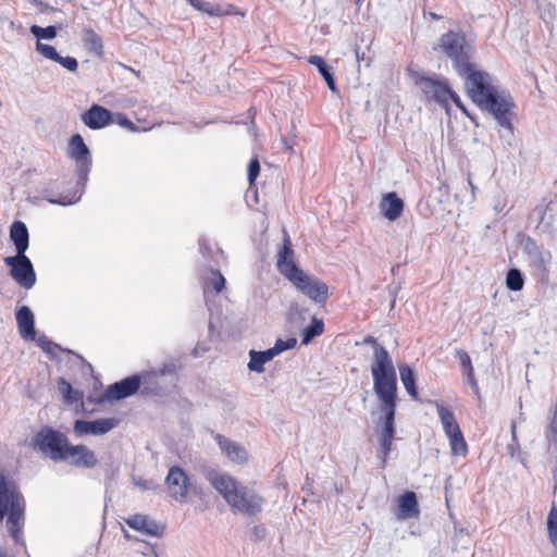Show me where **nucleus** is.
I'll list each match as a JSON object with an SVG mask.
<instances>
[{"instance_id": "50", "label": "nucleus", "mask_w": 557, "mask_h": 557, "mask_svg": "<svg viewBox=\"0 0 557 557\" xmlns=\"http://www.w3.org/2000/svg\"><path fill=\"white\" fill-rule=\"evenodd\" d=\"M450 94L451 96H449V100H451L466 115L470 116L460 97L451 88Z\"/></svg>"}, {"instance_id": "16", "label": "nucleus", "mask_w": 557, "mask_h": 557, "mask_svg": "<svg viewBox=\"0 0 557 557\" xmlns=\"http://www.w3.org/2000/svg\"><path fill=\"white\" fill-rule=\"evenodd\" d=\"M165 485L171 497H173L176 502L183 503L187 500L190 480L182 468L177 466L170 468L165 478Z\"/></svg>"}, {"instance_id": "21", "label": "nucleus", "mask_w": 557, "mask_h": 557, "mask_svg": "<svg viewBox=\"0 0 557 557\" xmlns=\"http://www.w3.org/2000/svg\"><path fill=\"white\" fill-rule=\"evenodd\" d=\"M20 335L25 341H35V318L27 306H22L15 314Z\"/></svg>"}, {"instance_id": "19", "label": "nucleus", "mask_w": 557, "mask_h": 557, "mask_svg": "<svg viewBox=\"0 0 557 557\" xmlns=\"http://www.w3.org/2000/svg\"><path fill=\"white\" fill-rule=\"evenodd\" d=\"M82 121L90 129H100L112 123V113L107 108L94 103L82 114Z\"/></svg>"}, {"instance_id": "23", "label": "nucleus", "mask_w": 557, "mask_h": 557, "mask_svg": "<svg viewBox=\"0 0 557 557\" xmlns=\"http://www.w3.org/2000/svg\"><path fill=\"white\" fill-rule=\"evenodd\" d=\"M399 519L417 518L420 513L417 495L412 491H407L401 494L397 499Z\"/></svg>"}, {"instance_id": "48", "label": "nucleus", "mask_w": 557, "mask_h": 557, "mask_svg": "<svg viewBox=\"0 0 557 557\" xmlns=\"http://www.w3.org/2000/svg\"><path fill=\"white\" fill-rule=\"evenodd\" d=\"M137 552L145 557H161V554L157 547L147 542H143L140 548H138Z\"/></svg>"}, {"instance_id": "31", "label": "nucleus", "mask_w": 557, "mask_h": 557, "mask_svg": "<svg viewBox=\"0 0 557 557\" xmlns=\"http://www.w3.org/2000/svg\"><path fill=\"white\" fill-rule=\"evenodd\" d=\"M324 331V322L322 319L313 317L309 325L301 332V344L308 345L314 337L320 336Z\"/></svg>"}, {"instance_id": "7", "label": "nucleus", "mask_w": 557, "mask_h": 557, "mask_svg": "<svg viewBox=\"0 0 557 557\" xmlns=\"http://www.w3.org/2000/svg\"><path fill=\"white\" fill-rule=\"evenodd\" d=\"M288 281L311 301L319 306H325L330 297V288L325 282L308 274L304 270L297 272Z\"/></svg>"}, {"instance_id": "46", "label": "nucleus", "mask_w": 557, "mask_h": 557, "mask_svg": "<svg viewBox=\"0 0 557 557\" xmlns=\"http://www.w3.org/2000/svg\"><path fill=\"white\" fill-rule=\"evenodd\" d=\"M81 196H82V193L79 195H76V193H75L71 197L70 196H62L60 198H47V200L50 203L67 206V205H73L76 201H78L81 199Z\"/></svg>"}, {"instance_id": "41", "label": "nucleus", "mask_w": 557, "mask_h": 557, "mask_svg": "<svg viewBox=\"0 0 557 557\" xmlns=\"http://www.w3.org/2000/svg\"><path fill=\"white\" fill-rule=\"evenodd\" d=\"M510 433L511 443L508 444L507 451L511 457H515L517 454L520 453V444L517 436V425L515 421L511 422Z\"/></svg>"}, {"instance_id": "15", "label": "nucleus", "mask_w": 557, "mask_h": 557, "mask_svg": "<svg viewBox=\"0 0 557 557\" xmlns=\"http://www.w3.org/2000/svg\"><path fill=\"white\" fill-rule=\"evenodd\" d=\"M557 214V202L537 205L529 215V222L535 223L539 233L552 236L555 233V222Z\"/></svg>"}, {"instance_id": "44", "label": "nucleus", "mask_w": 557, "mask_h": 557, "mask_svg": "<svg viewBox=\"0 0 557 557\" xmlns=\"http://www.w3.org/2000/svg\"><path fill=\"white\" fill-rule=\"evenodd\" d=\"M260 173V163L257 158H252L247 168V176L249 184H253Z\"/></svg>"}, {"instance_id": "25", "label": "nucleus", "mask_w": 557, "mask_h": 557, "mask_svg": "<svg viewBox=\"0 0 557 557\" xmlns=\"http://www.w3.org/2000/svg\"><path fill=\"white\" fill-rule=\"evenodd\" d=\"M10 239L15 246L16 255L26 253L29 246L27 226L22 221H14L10 227Z\"/></svg>"}, {"instance_id": "11", "label": "nucleus", "mask_w": 557, "mask_h": 557, "mask_svg": "<svg viewBox=\"0 0 557 557\" xmlns=\"http://www.w3.org/2000/svg\"><path fill=\"white\" fill-rule=\"evenodd\" d=\"M436 412L442 422L444 432L449 438L453 453L455 455H466L468 446L454 412L441 404H436Z\"/></svg>"}, {"instance_id": "54", "label": "nucleus", "mask_w": 557, "mask_h": 557, "mask_svg": "<svg viewBox=\"0 0 557 557\" xmlns=\"http://www.w3.org/2000/svg\"><path fill=\"white\" fill-rule=\"evenodd\" d=\"M253 536L256 540H261L264 536V528L261 525H256L253 528Z\"/></svg>"}, {"instance_id": "10", "label": "nucleus", "mask_w": 557, "mask_h": 557, "mask_svg": "<svg viewBox=\"0 0 557 557\" xmlns=\"http://www.w3.org/2000/svg\"><path fill=\"white\" fill-rule=\"evenodd\" d=\"M4 263L10 268V275L14 282L25 289L36 284V272L26 253L5 257Z\"/></svg>"}, {"instance_id": "35", "label": "nucleus", "mask_w": 557, "mask_h": 557, "mask_svg": "<svg viewBox=\"0 0 557 557\" xmlns=\"http://www.w3.org/2000/svg\"><path fill=\"white\" fill-rule=\"evenodd\" d=\"M58 387L59 391L62 393L64 400L67 404H73L77 401L82 396V394L75 391L64 377H60L58 380Z\"/></svg>"}, {"instance_id": "34", "label": "nucleus", "mask_w": 557, "mask_h": 557, "mask_svg": "<svg viewBox=\"0 0 557 557\" xmlns=\"http://www.w3.org/2000/svg\"><path fill=\"white\" fill-rule=\"evenodd\" d=\"M524 280L520 270L509 269L506 275V286L509 290L519 292L523 288Z\"/></svg>"}, {"instance_id": "51", "label": "nucleus", "mask_w": 557, "mask_h": 557, "mask_svg": "<svg viewBox=\"0 0 557 557\" xmlns=\"http://www.w3.org/2000/svg\"><path fill=\"white\" fill-rule=\"evenodd\" d=\"M465 375L467 376V382L472 387L473 392L475 394H479V385H478V381L474 376V370H471L470 372L465 373Z\"/></svg>"}, {"instance_id": "4", "label": "nucleus", "mask_w": 557, "mask_h": 557, "mask_svg": "<svg viewBox=\"0 0 557 557\" xmlns=\"http://www.w3.org/2000/svg\"><path fill=\"white\" fill-rule=\"evenodd\" d=\"M70 445L67 436L52 426H42L33 437L30 446L41 453L53 462L66 460V451Z\"/></svg>"}, {"instance_id": "55", "label": "nucleus", "mask_w": 557, "mask_h": 557, "mask_svg": "<svg viewBox=\"0 0 557 557\" xmlns=\"http://www.w3.org/2000/svg\"><path fill=\"white\" fill-rule=\"evenodd\" d=\"M199 249L203 256H206L209 252V247L205 239H199Z\"/></svg>"}, {"instance_id": "60", "label": "nucleus", "mask_w": 557, "mask_h": 557, "mask_svg": "<svg viewBox=\"0 0 557 557\" xmlns=\"http://www.w3.org/2000/svg\"><path fill=\"white\" fill-rule=\"evenodd\" d=\"M187 1H188V3H191L194 0H187Z\"/></svg>"}, {"instance_id": "45", "label": "nucleus", "mask_w": 557, "mask_h": 557, "mask_svg": "<svg viewBox=\"0 0 557 557\" xmlns=\"http://www.w3.org/2000/svg\"><path fill=\"white\" fill-rule=\"evenodd\" d=\"M456 357L459 359L465 373L470 372L471 370H474L473 366H472L471 358L467 351H465L462 349H457Z\"/></svg>"}, {"instance_id": "18", "label": "nucleus", "mask_w": 557, "mask_h": 557, "mask_svg": "<svg viewBox=\"0 0 557 557\" xmlns=\"http://www.w3.org/2000/svg\"><path fill=\"white\" fill-rule=\"evenodd\" d=\"M64 462L76 468L91 469L98 465V459L95 451L86 445H72L70 443Z\"/></svg>"}, {"instance_id": "29", "label": "nucleus", "mask_w": 557, "mask_h": 557, "mask_svg": "<svg viewBox=\"0 0 557 557\" xmlns=\"http://www.w3.org/2000/svg\"><path fill=\"white\" fill-rule=\"evenodd\" d=\"M249 357L248 369L252 372L262 373L264 371V364L271 361L275 357V354L272 348L261 351L250 350Z\"/></svg>"}, {"instance_id": "22", "label": "nucleus", "mask_w": 557, "mask_h": 557, "mask_svg": "<svg viewBox=\"0 0 557 557\" xmlns=\"http://www.w3.org/2000/svg\"><path fill=\"white\" fill-rule=\"evenodd\" d=\"M215 440L219 447L225 454V456L233 462L243 463L247 460L248 455L246 449L236 442L228 440L227 437L216 434Z\"/></svg>"}, {"instance_id": "32", "label": "nucleus", "mask_w": 557, "mask_h": 557, "mask_svg": "<svg viewBox=\"0 0 557 557\" xmlns=\"http://www.w3.org/2000/svg\"><path fill=\"white\" fill-rule=\"evenodd\" d=\"M225 287V278L218 270H212L210 276L203 281V293L213 292L214 294L221 293Z\"/></svg>"}, {"instance_id": "1", "label": "nucleus", "mask_w": 557, "mask_h": 557, "mask_svg": "<svg viewBox=\"0 0 557 557\" xmlns=\"http://www.w3.org/2000/svg\"><path fill=\"white\" fill-rule=\"evenodd\" d=\"M363 344L373 348V360L371 374L373 379V391L380 400V418L376 422L379 431V458L381 468L384 469L387 458L392 451L396 434L395 414L397 408V373L393 359L387 349L371 335L363 338Z\"/></svg>"}, {"instance_id": "9", "label": "nucleus", "mask_w": 557, "mask_h": 557, "mask_svg": "<svg viewBox=\"0 0 557 557\" xmlns=\"http://www.w3.org/2000/svg\"><path fill=\"white\" fill-rule=\"evenodd\" d=\"M416 84L429 100H433L444 108L448 107L449 96H451V94L447 78L440 77L436 74L432 76L418 75L416 77Z\"/></svg>"}, {"instance_id": "59", "label": "nucleus", "mask_w": 557, "mask_h": 557, "mask_svg": "<svg viewBox=\"0 0 557 557\" xmlns=\"http://www.w3.org/2000/svg\"><path fill=\"white\" fill-rule=\"evenodd\" d=\"M0 557H7V554L2 550H0Z\"/></svg>"}, {"instance_id": "56", "label": "nucleus", "mask_w": 557, "mask_h": 557, "mask_svg": "<svg viewBox=\"0 0 557 557\" xmlns=\"http://www.w3.org/2000/svg\"><path fill=\"white\" fill-rule=\"evenodd\" d=\"M356 58L358 62L364 61L366 66L370 65V60H364L363 55H360L359 50H356Z\"/></svg>"}, {"instance_id": "3", "label": "nucleus", "mask_w": 557, "mask_h": 557, "mask_svg": "<svg viewBox=\"0 0 557 557\" xmlns=\"http://www.w3.org/2000/svg\"><path fill=\"white\" fill-rule=\"evenodd\" d=\"M433 49L442 52L451 61L457 74L461 72L467 73L469 66L474 64L471 61L472 46L468 44L465 35L461 33L446 32L440 37L437 45Z\"/></svg>"}, {"instance_id": "20", "label": "nucleus", "mask_w": 557, "mask_h": 557, "mask_svg": "<svg viewBox=\"0 0 557 557\" xmlns=\"http://www.w3.org/2000/svg\"><path fill=\"white\" fill-rule=\"evenodd\" d=\"M277 270L278 272L288 280L293 275H295L297 272H299L301 269L297 267V264L294 262V251L290 247V240L289 238L285 239V243L282 247V249L278 252L277 258Z\"/></svg>"}, {"instance_id": "37", "label": "nucleus", "mask_w": 557, "mask_h": 557, "mask_svg": "<svg viewBox=\"0 0 557 557\" xmlns=\"http://www.w3.org/2000/svg\"><path fill=\"white\" fill-rule=\"evenodd\" d=\"M30 33H32V35H34L37 38V41H40L42 39L50 40V39H53L57 37L58 29L53 25H50L47 27L33 25L30 27Z\"/></svg>"}, {"instance_id": "33", "label": "nucleus", "mask_w": 557, "mask_h": 557, "mask_svg": "<svg viewBox=\"0 0 557 557\" xmlns=\"http://www.w3.org/2000/svg\"><path fill=\"white\" fill-rule=\"evenodd\" d=\"M189 4L194 7L196 10L207 13L210 16H221L230 13L228 11L222 10L219 5H215L205 0H194Z\"/></svg>"}, {"instance_id": "8", "label": "nucleus", "mask_w": 557, "mask_h": 557, "mask_svg": "<svg viewBox=\"0 0 557 557\" xmlns=\"http://www.w3.org/2000/svg\"><path fill=\"white\" fill-rule=\"evenodd\" d=\"M67 156L75 161L77 185H82L84 187L88 181L92 158L91 152L81 134H74L71 136L67 146Z\"/></svg>"}, {"instance_id": "58", "label": "nucleus", "mask_w": 557, "mask_h": 557, "mask_svg": "<svg viewBox=\"0 0 557 557\" xmlns=\"http://www.w3.org/2000/svg\"><path fill=\"white\" fill-rule=\"evenodd\" d=\"M297 308H298V305H297V304H295V305H292V306H290V309H292V310H294V309H296V310H297Z\"/></svg>"}, {"instance_id": "27", "label": "nucleus", "mask_w": 557, "mask_h": 557, "mask_svg": "<svg viewBox=\"0 0 557 557\" xmlns=\"http://www.w3.org/2000/svg\"><path fill=\"white\" fill-rule=\"evenodd\" d=\"M82 42L89 53L96 57H102L104 47L101 37L90 27H84L82 30Z\"/></svg>"}, {"instance_id": "36", "label": "nucleus", "mask_w": 557, "mask_h": 557, "mask_svg": "<svg viewBox=\"0 0 557 557\" xmlns=\"http://www.w3.org/2000/svg\"><path fill=\"white\" fill-rule=\"evenodd\" d=\"M545 438L549 444H557V400L549 416Z\"/></svg>"}, {"instance_id": "12", "label": "nucleus", "mask_w": 557, "mask_h": 557, "mask_svg": "<svg viewBox=\"0 0 557 557\" xmlns=\"http://www.w3.org/2000/svg\"><path fill=\"white\" fill-rule=\"evenodd\" d=\"M201 474L224 498L226 504L231 506L242 484L232 475L227 473H221L211 467H203L201 469Z\"/></svg>"}, {"instance_id": "14", "label": "nucleus", "mask_w": 557, "mask_h": 557, "mask_svg": "<svg viewBox=\"0 0 557 557\" xmlns=\"http://www.w3.org/2000/svg\"><path fill=\"white\" fill-rule=\"evenodd\" d=\"M141 384V377L137 374L127 376L119 382H115L108 386L97 399L98 404L112 400H121L126 397L133 396L138 392Z\"/></svg>"}, {"instance_id": "6", "label": "nucleus", "mask_w": 557, "mask_h": 557, "mask_svg": "<svg viewBox=\"0 0 557 557\" xmlns=\"http://www.w3.org/2000/svg\"><path fill=\"white\" fill-rule=\"evenodd\" d=\"M458 75L463 79L467 96L476 107L498 89L493 85L490 73L478 69L475 63L469 66L467 73L461 72Z\"/></svg>"}, {"instance_id": "30", "label": "nucleus", "mask_w": 557, "mask_h": 557, "mask_svg": "<svg viewBox=\"0 0 557 557\" xmlns=\"http://www.w3.org/2000/svg\"><path fill=\"white\" fill-rule=\"evenodd\" d=\"M399 374L407 393L411 397L417 398L418 392L416 386V374L413 369L408 364H401L399 366Z\"/></svg>"}, {"instance_id": "28", "label": "nucleus", "mask_w": 557, "mask_h": 557, "mask_svg": "<svg viewBox=\"0 0 557 557\" xmlns=\"http://www.w3.org/2000/svg\"><path fill=\"white\" fill-rule=\"evenodd\" d=\"M308 63L314 65L318 69L320 75L327 84L329 89L333 92H337V86L332 66H330L322 57L317 54L310 55L308 58Z\"/></svg>"}, {"instance_id": "2", "label": "nucleus", "mask_w": 557, "mask_h": 557, "mask_svg": "<svg viewBox=\"0 0 557 557\" xmlns=\"http://www.w3.org/2000/svg\"><path fill=\"white\" fill-rule=\"evenodd\" d=\"M25 506L23 496L4 475H0V521L8 516L7 528L16 544L25 546L22 536Z\"/></svg>"}, {"instance_id": "40", "label": "nucleus", "mask_w": 557, "mask_h": 557, "mask_svg": "<svg viewBox=\"0 0 557 557\" xmlns=\"http://www.w3.org/2000/svg\"><path fill=\"white\" fill-rule=\"evenodd\" d=\"M37 344L50 357H54L57 350H63L60 345L51 342L45 335L38 337Z\"/></svg>"}, {"instance_id": "17", "label": "nucleus", "mask_w": 557, "mask_h": 557, "mask_svg": "<svg viewBox=\"0 0 557 557\" xmlns=\"http://www.w3.org/2000/svg\"><path fill=\"white\" fill-rule=\"evenodd\" d=\"M119 420L116 418H101L94 421L76 420L74 432L76 435H103L116 428Z\"/></svg>"}, {"instance_id": "26", "label": "nucleus", "mask_w": 557, "mask_h": 557, "mask_svg": "<svg viewBox=\"0 0 557 557\" xmlns=\"http://www.w3.org/2000/svg\"><path fill=\"white\" fill-rule=\"evenodd\" d=\"M381 206L384 216L389 221L397 220L404 210V201L394 191L384 196Z\"/></svg>"}, {"instance_id": "5", "label": "nucleus", "mask_w": 557, "mask_h": 557, "mask_svg": "<svg viewBox=\"0 0 557 557\" xmlns=\"http://www.w3.org/2000/svg\"><path fill=\"white\" fill-rule=\"evenodd\" d=\"M480 110L491 114L499 127L508 135H513V123L516 103L511 95L506 90L496 89L485 101L479 107Z\"/></svg>"}, {"instance_id": "53", "label": "nucleus", "mask_w": 557, "mask_h": 557, "mask_svg": "<svg viewBox=\"0 0 557 557\" xmlns=\"http://www.w3.org/2000/svg\"><path fill=\"white\" fill-rule=\"evenodd\" d=\"M202 493V488L190 481L189 494H194L196 496L201 497Z\"/></svg>"}, {"instance_id": "42", "label": "nucleus", "mask_w": 557, "mask_h": 557, "mask_svg": "<svg viewBox=\"0 0 557 557\" xmlns=\"http://www.w3.org/2000/svg\"><path fill=\"white\" fill-rule=\"evenodd\" d=\"M36 50L40 52L46 59L55 61L59 58V53L53 46L42 44L41 41L36 42Z\"/></svg>"}, {"instance_id": "61", "label": "nucleus", "mask_w": 557, "mask_h": 557, "mask_svg": "<svg viewBox=\"0 0 557 557\" xmlns=\"http://www.w3.org/2000/svg\"><path fill=\"white\" fill-rule=\"evenodd\" d=\"M0 475H3L2 473H0Z\"/></svg>"}, {"instance_id": "43", "label": "nucleus", "mask_w": 557, "mask_h": 557, "mask_svg": "<svg viewBox=\"0 0 557 557\" xmlns=\"http://www.w3.org/2000/svg\"><path fill=\"white\" fill-rule=\"evenodd\" d=\"M296 344H297V341L294 337H290L286 341L278 338V339H276L274 346L271 348H272L273 352L275 354V356H277L278 354H281L285 350L294 348L296 346Z\"/></svg>"}, {"instance_id": "13", "label": "nucleus", "mask_w": 557, "mask_h": 557, "mask_svg": "<svg viewBox=\"0 0 557 557\" xmlns=\"http://www.w3.org/2000/svg\"><path fill=\"white\" fill-rule=\"evenodd\" d=\"M263 504L262 496L252 488L242 485L230 507L234 512L253 517L262 511Z\"/></svg>"}, {"instance_id": "57", "label": "nucleus", "mask_w": 557, "mask_h": 557, "mask_svg": "<svg viewBox=\"0 0 557 557\" xmlns=\"http://www.w3.org/2000/svg\"><path fill=\"white\" fill-rule=\"evenodd\" d=\"M429 16L432 18V20H440L442 18L441 15L436 14V13H433V12H430L429 13Z\"/></svg>"}, {"instance_id": "49", "label": "nucleus", "mask_w": 557, "mask_h": 557, "mask_svg": "<svg viewBox=\"0 0 557 557\" xmlns=\"http://www.w3.org/2000/svg\"><path fill=\"white\" fill-rule=\"evenodd\" d=\"M117 123H119V125L127 128L131 132L138 131V127L131 120H128L125 115L120 114L117 117Z\"/></svg>"}, {"instance_id": "52", "label": "nucleus", "mask_w": 557, "mask_h": 557, "mask_svg": "<svg viewBox=\"0 0 557 557\" xmlns=\"http://www.w3.org/2000/svg\"><path fill=\"white\" fill-rule=\"evenodd\" d=\"M465 375L467 376V382L472 387L473 392L475 394H479V385H478V381L474 376V370H471L470 372L465 373Z\"/></svg>"}, {"instance_id": "24", "label": "nucleus", "mask_w": 557, "mask_h": 557, "mask_svg": "<svg viewBox=\"0 0 557 557\" xmlns=\"http://www.w3.org/2000/svg\"><path fill=\"white\" fill-rule=\"evenodd\" d=\"M127 525L141 533L160 536L163 528L154 520L145 515H134L126 520Z\"/></svg>"}, {"instance_id": "39", "label": "nucleus", "mask_w": 557, "mask_h": 557, "mask_svg": "<svg viewBox=\"0 0 557 557\" xmlns=\"http://www.w3.org/2000/svg\"><path fill=\"white\" fill-rule=\"evenodd\" d=\"M547 531L550 543L557 548V508H553L547 517Z\"/></svg>"}, {"instance_id": "47", "label": "nucleus", "mask_w": 557, "mask_h": 557, "mask_svg": "<svg viewBox=\"0 0 557 557\" xmlns=\"http://www.w3.org/2000/svg\"><path fill=\"white\" fill-rule=\"evenodd\" d=\"M54 62L59 63L64 69H66L67 71H71V72H75L78 66L77 60L73 57H61L59 54V58Z\"/></svg>"}, {"instance_id": "38", "label": "nucleus", "mask_w": 557, "mask_h": 557, "mask_svg": "<svg viewBox=\"0 0 557 557\" xmlns=\"http://www.w3.org/2000/svg\"><path fill=\"white\" fill-rule=\"evenodd\" d=\"M178 367L175 362L171 361L168 363H164L159 370H152L151 374L153 376H170L171 383H174L178 379Z\"/></svg>"}]
</instances>
